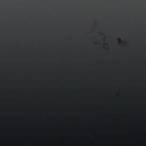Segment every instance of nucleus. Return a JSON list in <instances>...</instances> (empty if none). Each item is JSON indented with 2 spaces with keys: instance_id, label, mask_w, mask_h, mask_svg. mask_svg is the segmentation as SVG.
Returning a JSON list of instances; mask_svg holds the SVG:
<instances>
[{
  "instance_id": "f257e3e1",
  "label": "nucleus",
  "mask_w": 146,
  "mask_h": 146,
  "mask_svg": "<svg viewBox=\"0 0 146 146\" xmlns=\"http://www.w3.org/2000/svg\"><path fill=\"white\" fill-rule=\"evenodd\" d=\"M118 40L119 41H121V39L120 38L119 39H118Z\"/></svg>"
}]
</instances>
